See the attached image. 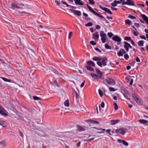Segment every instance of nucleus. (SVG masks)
Here are the masks:
<instances>
[{"label": "nucleus", "mask_w": 148, "mask_h": 148, "mask_svg": "<svg viewBox=\"0 0 148 148\" xmlns=\"http://www.w3.org/2000/svg\"><path fill=\"white\" fill-rule=\"evenodd\" d=\"M107 60V59L106 57H103L101 58V61H98L97 62V64L100 67H102V66H106L107 64L106 62Z\"/></svg>", "instance_id": "1"}, {"label": "nucleus", "mask_w": 148, "mask_h": 148, "mask_svg": "<svg viewBox=\"0 0 148 148\" xmlns=\"http://www.w3.org/2000/svg\"><path fill=\"white\" fill-rule=\"evenodd\" d=\"M20 5L24 6V5L23 4L16 3L15 2H14L11 4V8L13 10H15L16 9H21V7H20Z\"/></svg>", "instance_id": "2"}, {"label": "nucleus", "mask_w": 148, "mask_h": 148, "mask_svg": "<svg viewBox=\"0 0 148 148\" xmlns=\"http://www.w3.org/2000/svg\"><path fill=\"white\" fill-rule=\"evenodd\" d=\"M133 97L134 100L138 105L142 104L143 102L138 96L134 95Z\"/></svg>", "instance_id": "3"}, {"label": "nucleus", "mask_w": 148, "mask_h": 148, "mask_svg": "<svg viewBox=\"0 0 148 148\" xmlns=\"http://www.w3.org/2000/svg\"><path fill=\"white\" fill-rule=\"evenodd\" d=\"M105 81L108 84L110 85H114L115 84V80L111 78H108L106 79Z\"/></svg>", "instance_id": "4"}, {"label": "nucleus", "mask_w": 148, "mask_h": 148, "mask_svg": "<svg viewBox=\"0 0 148 148\" xmlns=\"http://www.w3.org/2000/svg\"><path fill=\"white\" fill-rule=\"evenodd\" d=\"M127 132V129L125 128H119V129L115 130V132H116V133H119L123 135Z\"/></svg>", "instance_id": "5"}, {"label": "nucleus", "mask_w": 148, "mask_h": 148, "mask_svg": "<svg viewBox=\"0 0 148 148\" xmlns=\"http://www.w3.org/2000/svg\"><path fill=\"white\" fill-rule=\"evenodd\" d=\"M85 121L88 123L92 124L98 125L99 123L98 121H96L93 120L91 119H89L86 120Z\"/></svg>", "instance_id": "6"}, {"label": "nucleus", "mask_w": 148, "mask_h": 148, "mask_svg": "<svg viewBox=\"0 0 148 148\" xmlns=\"http://www.w3.org/2000/svg\"><path fill=\"white\" fill-rule=\"evenodd\" d=\"M99 7L101 9L103 10L105 12H106L107 13L111 14H112V13L111 11L110 10L108 9V8L102 7L101 5L99 6Z\"/></svg>", "instance_id": "7"}, {"label": "nucleus", "mask_w": 148, "mask_h": 148, "mask_svg": "<svg viewBox=\"0 0 148 148\" xmlns=\"http://www.w3.org/2000/svg\"><path fill=\"white\" fill-rule=\"evenodd\" d=\"M71 11L74 15H76L77 16H80L81 15V13L79 11L71 9Z\"/></svg>", "instance_id": "8"}, {"label": "nucleus", "mask_w": 148, "mask_h": 148, "mask_svg": "<svg viewBox=\"0 0 148 148\" xmlns=\"http://www.w3.org/2000/svg\"><path fill=\"white\" fill-rule=\"evenodd\" d=\"M0 114L4 116H7L8 114L5 109L2 107L0 109Z\"/></svg>", "instance_id": "9"}, {"label": "nucleus", "mask_w": 148, "mask_h": 148, "mask_svg": "<svg viewBox=\"0 0 148 148\" xmlns=\"http://www.w3.org/2000/svg\"><path fill=\"white\" fill-rule=\"evenodd\" d=\"M112 39L115 41L119 42H120L121 40V38L117 35L113 36L112 38Z\"/></svg>", "instance_id": "10"}, {"label": "nucleus", "mask_w": 148, "mask_h": 148, "mask_svg": "<svg viewBox=\"0 0 148 148\" xmlns=\"http://www.w3.org/2000/svg\"><path fill=\"white\" fill-rule=\"evenodd\" d=\"M126 53V52L123 49H120L119 51L117 53V54L118 56H122L123 55V54L125 53Z\"/></svg>", "instance_id": "11"}, {"label": "nucleus", "mask_w": 148, "mask_h": 148, "mask_svg": "<svg viewBox=\"0 0 148 148\" xmlns=\"http://www.w3.org/2000/svg\"><path fill=\"white\" fill-rule=\"evenodd\" d=\"M140 16L142 18L146 23L148 24V17L145 15L142 14L140 15Z\"/></svg>", "instance_id": "12"}, {"label": "nucleus", "mask_w": 148, "mask_h": 148, "mask_svg": "<svg viewBox=\"0 0 148 148\" xmlns=\"http://www.w3.org/2000/svg\"><path fill=\"white\" fill-rule=\"evenodd\" d=\"M90 75L92 78H94L95 79L97 80H98L100 78V76L99 75V76H98V75H97L94 73H91Z\"/></svg>", "instance_id": "13"}, {"label": "nucleus", "mask_w": 148, "mask_h": 148, "mask_svg": "<svg viewBox=\"0 0 148 148\" xmlns=\"http://www.w3.org/2000/svg\"><path fill=\"white\" fill-rule=\"evenodd\" d=\"M77 130L79 132H81L84 131L85 129L82 126L78 125H77Z\"/></svg>", "instance_id": "14"}, {"label": "nucleus", "mask_w": 148, "mask_h": 148, "mask_svg": "<svg viewBox=\"0 0 148 148\" xmlns=\"http://www.w3.org/2000/svg\"><path fill=\"white\" fill-rule=\"evenodd\" d=\"M93 38H94L95 40H96L98 39L99 37V35L98 34V32H95L93 34Z\"/></svg>", "instance_id": "15"}, {"label": "nucleus", "mask_w": 148, "mask_h": 148, "mask_svg": "<svg viewBox=\"0 0 148 148\" xmlns=\"http://www.w3.org/2000/svg\"><path fill=\"white\" fill-rule=\"evenodd\" d=\"M120 121L119 119L116 120H111L110 125H114L117 123H118Z\"/></svg>", "instance_id": "16"}, {"label": "nucleus", "mask_w": 148, "mask_h": 148, "mask_svg": "<svg viewBox=\"0 0 148 148\" xmlns=\"http://www.w3.org/2000/svg\"><path fill=\"white\" fill-rule=\"evenodd\" d=\"M93 128L97 129V130H101V131L98 132H97V133H98L101 134V133H105V132L104 131H105L106 130H105V129H102V128H97L95 127H93Z\"/></svg>", "instance_id": "17"}, {"label": "nucleus", "mask_w": 148, "mask_h": 148, "mask_svg": "<svg viewBox=\"0 0 148 148\" xmlns=\"http://www.w3.org/2000/svg\"><path fill=\"white\" fill-rule=\"evenodd\" d=\"M123 43L124 44V48L127 52L129 50V43L126 42H124Z\"/></svg>", "instance_id": "18"}, {"label": "nucleus", "mask_w": 148, "mask_h": 148, "mask_svg": "<svg viewBox=\"0 0 148 148\" xmlns=\"http://www.w3.org/2000/svg\"><path fill=\"white\" fill-rule=\"evenodd\" d=\"M86 64L89 66H95V63L92 61L89 60L87 61L86 62Z\"/></svg>", "instance_id": "19"}, {"label": "nucleus", "mask_w": 148, "mask_h": 148, "mask_svg": "<svg viewBox=\"0 0 148 148\" xmlns=\"http://www.w3.org/2000/svg\"><path fill=\"white\" fill-rule=\"evenodd\" d=\"M75 3L76 5H83V3L81 2V0H74Z\"/></svg>", "instance_id": "20"}, {"label": "nucleus", "mask_w": 148, "mask_h": 148, "mask_svg": "<svg viewBox=\"0 0 148 148\" xmlns=\"http://www.w3.org/2000/svg\"><path fill=\"white\" fill-rule=\"evenodd\" d=\"M86 6L88 8L90 11L92 13L94 14H95L96 12L93 9H92V8L90 7L88 4L86 5Z\"/></svg>", "instance_id": "21"}, {"label": "nucleus", "mask_w": 148, "mask_h": 148, "mask_svg": "<svg viewBox=\"0 0 148 148\" xmlns=\"http://www.w3.org/2000/svg\"><path fill=\"white\" fill-rule=\"evenodd\" d=\"M127 5H129L134 6V4L133 1L131 0H127Z\"/></svg>", "instance_id": "22"}, {"label": "nucleus", "mask_w": 148, "mask_h": 148, "mask_svg": "<svg viewBox=\"0 0 148 148\" xmlns=\"http://www.w3.org/2000/svg\"><path fill=\"white\" fill-rule=\"evenodd\" d=\"M139 122L141 123L144 124L145 125H147L148 123V121L144 119H140L139 120Z\"/></svg>", "instance_id": "23"}, {"label": "nucleus", "mask_w": 148, "mask_h": 148, "mask_svg": "<svg viewBox=\"0 0 148 148\" xmlns=\"http://www.w3.org/2000/svg\"><path fill=\"white\" fill-rule=\"evenodd\" d=\"M92 60L95 61H99L101 60V58L100 57H94L92 58Z\"/></svg>", "instance_id": "24"}, {"label": "nucleus", "mask_w": 148, "mask_h": 148, "mask_svg": "<svg viewBox=\"0 0 148 148\" xmlns=\"http://www.w3.org/2000/svg\"><path fill=\"white\" fill-rule=\"evenodd\" d=\"M0 125L3 127H5L7 126V124L5 121H0Z\"/></svg>", "instance_id": "25"}, {"label": "nucleus", "mask_w": 148, "mask_h": 148, "mask_svg": "<svg viewBox=\"0 0 148 148\" xmlns=\"http://www.w3.org/2000/svg\"><path fill=\"white\" fill-rule=\"evenodd\" d=\"M96 72L97 73L99 74L100 76V78H101L102 76V73L98 69H97L96 70Z\"/></svg>", "instance_id": "26"}, {"label": "nucleus", "mask_w": 148, "mask_h": 148, "mask_svg": "<svg viewBox=\"0 0 148 148\" xmlns=\"http://www.w3.org/2000/svg\"><path fill=\"white\" fill-rule=\"evenodd\" d=\"M144 42L143 40H141L137 42L138 45V46L142 47L143 46Z\"/></svg>", "instance_id": "27"}, {"label": "nucleus", "mask_w": 148, "mask_h": 148, "mask_svg": "<svg viewBox=\"0 0 148 148\" xmlns=\"http://www.w3.org/2000/svg\"><path fill=\"white\" fill-rule=\"evenodd\" d=\"M100 36L101 37H107L106 34L103 31H101L100 33Z\"/></svg>", "instance_id": "28"}, {"label": "nucleus", "mask_w": 148, "mask_h": 148, "mask_svg": "<svg viewBox=\"0 0 148 148\" xmlns=\"http://www.w3.org/2000/svg\"><path fill=\"white\" fill-rule=\"evenodd\" d=\"M85 67L86 68L87 70L90 71H94V70L90 66H85Z\"/></svg>", "instance_id": "29"}, {"label": "nucleus", "mask_w": 148, "mask_h": 148, "mask_svg": "<svg viewBox=\"0 0 148 148\" xmlns=\"http://www.w3.org/2000/svg\"><path fill=\"white\" fill-rule=\"evenodd\" d=\"M0 145L3 147H5L6 145V142L4 140H3L0 142Z\"/></svg>", "instance_id": "30"}, {"label": "nucleus", "mask_w": 148, "mask_h": 148, "mask_svg": "<svg viewBox=\"0 0 148 148\" xmlns=\"http://www.w3.org/2000/svg\"><path fill=\"white\" fill-rule=\"evenodd\" d=\"M64 105L65 106L67 107L69 106V100L68 99H67L64 102Z\"/></svg>", "instance_id": "31"}, {"label": "nucleus", "mask_w": 148, "mask_h": 148, "mask_svg": "<svg viewBox=\"0 0 148 148\" xmlns=\"http://www.w3.org/2000/svg\"><path fill=\"white\" fill-rule=\"evenodd\" d=\"M125 23L127 25H130L132 23V22L129 19H127L125 21Z\"/></svg>", "instance_id": "32"}, {"label": "nucleus", "mask_w": 148, "mask_h": 148, "mask_svg": "<svg viewBox=\"0 0 148 148\" xmlns=\"http://www.w3.org/2000/svg\"><path fill=\"white\" fill-rule=\"evenodd\" d=\"M101 40L102 42L103 43H104L106 42V38L107 37H101Z\"/></svg>", "instance_id": "33"}, {"label": "nucleus", "mask_w": 148, "mask_h": 148, "mask_svg": "<svg viewBox=\"0 0 148 148\" xmlns=\"http://www.w3.org/2000/svg\"><path fill=\"white\" fill-rule=\"evenodd\" d=\"M1 78L5 82H11V80L10 79H8L5 78L3 77H2Z\"/></svg>", "instance_id": "34"}, {"label": "nucleus", "mask_w": 148, "mask_h": 148, "mask_svg": "<svg viewBox=\"0 0 148 148\" xmlns=\"http://www.w3.org/2000/svg\"><path fill=\"white\" fill-rule=\"evenodd\" d=\"M98 92L99 95L101 97L103 96V92L102 91L99 89L98 90Z\"/></svg>", "instance_id": "35"}, {"label": "nucleus", "mask_w": 148, "mask_h": 148, "mask_svg": "<svg viewBox=\"0 0 148 148\" xmlns=\"http://www.w3.org/2000/svg\"><path fill=\"white\" fill-rule=\"evenodd\" d=\"M124 39L125 40L130 41L131 40V38L130 37L125 36L124 37Z\"/></svg>", "instance_id": "36"}, {"label": "nucleus", "mask_w": 148, "mask_h": 148, "mask_svg": "<svg viewBox=\"0 0 148 148\" xmlns=\"http://www.w3.org/2000/svg\"><path fill=\"white\" fill-rule=\"evenodd\" d=\"M33 99L34 100H39L41 99V98L35 96L33 97Z\"/></svg>", "instance_id": "37"}, {"label": "nucleus", "mask_w": 148, "mask_h": 148, "mask_svg": "<svg viewBox=\"0 0 148 148\" xmlns=\"http://www.w3.org/2000/svg\"><path fill=\"white\" fill-rule=\"evenodd\" d=\"M105 47L107 49H111L110 47L107 43L105 44Z\"/></svg>", "instance_id": "38"}, {"label": "nucleus", "mask_w": 148, "mask_h": 148, "mask_svg": "<svg viewBox=\"0 0 148 148\" xmlns=\"http://www.w3.org/2000/svg\"><path fill=\"white\" fill-rule=\"evenodd\" d=\"M95 15H96L99 16V17L101 18H104V17L103 16L100 15V14L97 13L96 12L95 14Z\"/></svg>", "instance_id": "39"}, {"label": "nucleus", "mask_w": 148, "mask_h": 148, "mask_svg": "<svg viewBox=\"0 0 148 148\" xmlns=\"http://www.w3.org/2000/svg\"><path fill=\"white\" fill-rule=\"evenodd\" d=\"M92 25V23L91 22H89L88 23L85 24V26L86 27H89V26H91Z\"/></svg>", "instance_id": "40"}, {"label": "nucleus", "mask_w": 148, "mask_h": 148, "mask_svg": "<svg viewBox=\"0 0 148 148\" xmlns=\"http://www.w3.org/2000/svg\"><path fill=\"white\" fill-rule=\"evenodd\" d=\"M128 18H129L132 19H135L136 18V17H135L134 16L130 15H128Z\"/></svg>", "instance_id": "41"}, {"label": "nucleus", "mask_w": 148, "mask_h": 148, "mask_svg": "<svg viewBox=\"0 0 148 148\" xmlns=\"http://www.w3.org/2000/svg\"><path fill=\"white\" fill-rule=\"evenodd\" d=\"M114 110H116L118 109V106L117 105L116 103H114Z\"/></svg>", "instance_id": "42"}, {"label": "nucleus", "mask_w": 148, "mask_h": 148, "mask_svg": "<svg viewBox=\"0 0 148 148\" xmlns=\"http://www.w3.org/2000/svg\"><path fill=\"white\" fill-rule=\"evenodd\" d=\"M52 81H53V83H54L56 86H58V83L57 82L56 80L54 79H53L52 80Z\"/></svg>", "instance_id": "43"}, {"label": "nucleus", "mask_w": 148, "mask_h": 148, "mask_svg": "<svg viewBox=\"0 0 148 148\" xmlns=\"http://www.w3.org/2000/svg\"><path fill=\"white\" fill-rule=\"evenodd\" d=\"M124 58L126 60L129 58V56L127 54H125L124 55Z\"/></svg>", "instance_id": "44"}, {"label": "nucleus", "mask_w": 148, "mask_h": 148, "mask_svg": "<svg viewBox=\"0 0 148 148\" xmlns=\"http://www.w3.org/2000/svg\"><path fill=\"white\" fill-rule=\"evenodd\" d=\"M108 36L110 38H111L113 36V34L112 32H108L107 34Z\"/></svg>", "instance_id": "45"}, {"label": "nucleus", "mask_w": 148, "mask_h": 148, "mask_svg": "<svg viewBox=\"0 0 148 148\" xmlns=\"http://www.w3.org/2000/svg\"><path fill=\"white\" fill-rule=\"evenodd\" d=\"M90 43L92 45H96V43L93 41H91L90 42Z\"/></svg>", "instance_id": "46"}, {"label": "nucleus", "mask_w": 148, "mask_h": 148, "mask_svg": "<svg viewBox=\"0 0 148 148\" xmlns=\"http://www.w3.org/2000/svg\"><path fill=\"white\" fill-rule=\"evenodd\" d=\"M61 2L63 4L65 5L67 7H69L70 5H68L67 3L63 1H62Z\"/></svg>", "instance_id": "47"}, {"label": "nucleus", "mask_w": 148, "mask_h": 148, "mask_svg": "<svg viewBox=\"0 0 148 148\" xmlns=\"http://www.w3.org/2000/svg\"><path fill=\"white\" fill-rule=\"evenodd\" d=\"M94 139V138H92L89 139H88L85 140H84L85 141L89 142H90L91 140H93Z\"/></svg>", "instance_id": "48"}, {"label": "nucleus", "mask_w": 148, "mask_h": 148, "mask_svg": "<svg viewBox=\"0 0 148 148\" xmlns=\"http://www.w3.org/2000/svg\"><path fill=\"white\" fill-rule=\"evenodd\" d=\"M109 90L111 91H116V90L113 88L112 87H110Z\"/></svg>", "instance_id": "49"}, {"label": "nucleus", "mask_w": 148, "mask_h": 148, "mask_svg": "<svg viewBox=\"0 0 148 148\" xmlns=\"http://www.w3.org/2000/svg\"><path fill=\"white\" fill-rule=\"evenodd\" d=\"M122 143L123 145L126 146H127L128 145V144L127 143L125 140H123V141Z\"/></svg>", "instance_id": "50"}, {"label": "nucleus", "mask_w": 148, "mask_h": 148, "mask_svg": "<svg viewBox=\"0 0 148 148\" xmlns=\"http://www.w3.org/2000/svg\"><path fill=\"white\" fill-rule=\"evenodd\" d=\"M89 3L91 4H94L95 3V2L93 1V0H89Z\"/></svg>", "instance_id": "51"}, {"label": "nucleus", "mask_w": 148, "mask_h": 148, "mask_svg": "<svg viewBox=\"0 0 148 148\" xmlns=\"http://www.w3.org/2000/svg\"><path fill=\"white\" fill-rule=\"evenodd\" d=\"M95 51L99 52V53H101V50H100L99 49H98L97 48H95Z\"/></svg>", "instance_id": "52"}, {"label": "nucleus", "mask_w": 148, "mask_h": 148, "mask_svg": "<svg viewBox=\"0 0 148 148\" xmlns=\"http://www.w3.org/2000/svg\"><path fill=\"white\" fill-rule=\"evenodd\" d=\"M111 5L113 7H116L117 6L116 2H114V3H111Z\"/></svg>", "instance_id": "53"}, {"label": "nucleus", "mask_w": 148, "mask_h": 148, "mask_svg": "<svg viewBox=\"0 0 148 148\" xmlns=\"http://www.w3.org/2000/svg\"><path fill=\"white\" fill-rule=\"evenodd\" d=\"M139 37L145 40H146V38H147L146 37H145L144 35H143V36H140Z\"/></svg>", "instance_id": "54"}, {"label": "nucleus", "mask_w": 148, "mask_h": 148, "mask_svg": "<svg viewBox=\"0 0 148 148\" xmlns=\"http://www.w3.org/2000/svg\"><path fill=\"white\" fill-rule=\"evenodd\" d=\"M134 25L136 27H140L139 24L138 23H135Z\"/></svg>", "instance_id": "55"}, {"label": "nucleus", "mask_w": 148, "mask_h": 148, "mask_svg": "<svg viewBox=\"0 0 148 148\" xmlns=\"http://www.w3.org/2000/svg\"><path fill=\"white\" fill-rule=\"evenodd\" d=\"M72 35V32H70L69 34L68 38L69 39L71 38V36Z\"/></svg>", "instance_id": "56"}, {"label": "nucleus", "mask_w": 148, "mask_h": 148, "mask_svg": "<svg viewBox=\"0 0 148 148\" xmlns=\"http://www.w3.org/2000/svg\"><path fill=\"white\" fill-rule=\"evenodd\" d=\"M53 72L56 74H58V75H59V76H62V75L60 74H59L58 73V72L56 70H55L54 71H53Z\"/></svg>", "instance_id": "57"}, {"label": "nucleus", "mask_w": 148, "mask_h": 148, "mask_svg": "<svg viewBox=\"0 0 148 148\" xmlns=\"http://www.w3.org/2000/svg\"><path fill=\"white\" fill-rule=\"evenodd\" d=\"M19 134L20 136H21L23 138V135L22 133L20 131V130H19Z\"/></svg>", "instance_id": "58"}, {"label": "nucleus", "mask_w": 148, "mask_h": 148, "mask_svg": "<svg viewBox=\"0 0 148 148\" xmlns=\"http://www.w3.org/2000/svg\"><path fill=\"white\" fill-rule=\"evenodd\" d=\"M130 82L129 83V84L130 85H132L133 82V79H131L130 81Z\"/></svg>", "instance_id": "59"}, {"label": "nucleus", "mask_w": 148, "mask_h": 148, "mask_svg": "<svg viewBox=\"0 0 148 148\" xmlns=\"http://www.w3.org/2000/svg\"><path fill=\"white\" fill-rule=\"evenodd\" d=\"M125 79L126 80V81L127 82H128L130 81V79H131L128 77H126L125 78Z\"/></svg>", "instance_id": "60"}, {"label": "nucleus", "mask_w": 148, "mask_h": 148, "mask_svg": "<svg viewBox=\"0 0 148 148\" xmlns=\"http://www.w3.org/2000/svg\"><path fill=\"white\" fill-rule=\"evenodd\" d=\"M106 132L107 133H108L109 135H112L110 133V129H107L106 130Z\"/></svg>", "instance_id": "61"}, {"label": "nucleus", "mask_w": 148, "mask_h": 148, "mask_svg": "<svg viewBox=\"0 0 148 148\" xmlns=\"http://www.w3.org/2000/svg\"><path fill=\"white\" fill-rule=\"evenodd\" d=\"M136 61L137 62H140V60L138 57H136Z\"/></svg>", "instance_id": "62"}, {"label": "nucleus", "mask_w": 148, "mask_h": 148, "mask_svg": "<svg viewBox=\"0 0 148 148\" xmlns=\"http://www.w3.org/2000/svg\"><path fill=\"white\" fill-rule=\"evenodd\" d=\"M123 95L124 97L126 99H127L128 100H130V99L126 95H125V94H123Z\"/></svg>", "instance_id": "63"}, {"label": "nucleus", "mask_w": 148, "mask_h": 148, "mask_svg": "<svg viewBox=\"0 0 148 148\" xmlns=\"http://www.w3.org/2000/svg\"><path fill=\"white\" fill-rule=\"evenodd\" d=\"M104 103L103 102H102L101 104V106L102 108H104Z\"/></svg>", "instance_id": "64"}]
</instances>
